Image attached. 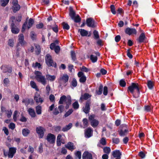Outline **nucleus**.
<instances>
[{
  "instance_id": "1",
  "label": "nucleus",
  "mask_w": 159,
  "mask_h": 159,
  "mask_svg": "<svg viewBox=\"0 0 159 159\" xmlns=\"http://www.w3.org/2000/svg\"><path fill=\"white\" fill-rule=\"evenodd\" d=\"M140 89V87L139 86L138 83H132L131 85L128 88L127 91L130 92L132 94L134 98H137L139 97Z\"/></svg>"
},
{
  "instance_id": "2",
  "label": "nucleus",
  "mask_w": 159,
  "mask_h": 159,
  "mask_svg": "<svg viewBox=\"0 0 159 159\" xmlns=\"http://www.w3.org/2000/svg\"><path fill=\"white\" fill-rule=\"evenodd\" d=\"M34 74L35 78L37 81L45 85L47 83L46 79L44 76L43 75L42 73L39 71H35Z\"/></svg>"
},
{
  "instance_id": "3",
  "label": "nucleus",
  "mask_w": 159,
  "mask_h": 159,
  "mask_svg": "<svg viewBox=\"0 0 159 159\" xmlns=\"http://www.w3.org/2000/svg\"><path fill=\"white\" fill-rule=\"evenodd\" d=\"M45 61L47 65L48 66H51L57 67V64L55 62H54L52 59L51 56L49 54L46 55L45 57Z\"/></svg>"
},
{
  "instance_id": "4",
  "label": "nucleus",
  "mask_w": 159,
  "mask_h": 159,
  "mask_svg": "<svg viewBox=\"0 0 159 159\" xmlns=\"http://www.w3.org/2000/svg\"><path fill=\"white\" fill-rule=\"evenodd\" d=\"M93 38L94 39L97 40V44L99 46H102L103 45L102 44V40L100 39L99 35L98 32L94 30L93 32Z\"/></svg>"
},
{
  "instance_id": "5",
  "label": "nucleus",
  "mask_w": 159,
  "mask_h": 159,
  "mask_svg": "<svg viewBox=\"0 0 159 159\" xmlns=\"http://www.w3.org/2000/svg\"><path fill=\"white\" fill-rule=\"evenodd\" d=\"M87 26L89 27L95 28L97 26V23L91 17L87 18L86 20Z\"/></svg>"
},
{
  "instance_id": "6",
  "label": "nucleus",
  "mask_w": 159,
  "mask_h": 159,
  "mask_svg": "<svg viewBox=\"0 0 159 159\" xmlns=\"http://www.w3.org/2000/svg\"><path fill=\"white\" fill-rule=\"evenodd\" d=\"M36 131L39 135V138H42L44 134V131H45V129L42 126H39L36 128Z\"/></svg>"
},
{
  "instance_id": "7",
  "label": "nucleus",
  "mask_w": 159,
  "mask_h": 159,
  "mask_svg": "<svg viewBox=\"0 0 159 159\" xmlns=\"http://www.w3.org/2000/svg\"><path fill=\"white\" fill-rule=\"evenodd\" d=\"M56 137L55 135L51 133H49L47 135L46 139L50 144H53L55 142Z\"/></svg>"
},
{
  "instance_id": "8",
  "label": "nucleus",
  "mask_w": 159,
  "mask_h": 159,
  "mask_svg": "<svg viewBox=\"0 0 159 159\" xmlns=\"http://www.w3.org/2000/svg\"><path fill=\"white\" fill-rule=\"evenodd\" d=\"M1 69L2 70V72L3 73H6L8 72L9 73H11L12 72V67H10L7 65H2L1 67Z\"/></svg>"
},
{
  "instance_id": "9",
  "label": "nucleus",
  "mask_w": 159,
  "mask_h": 159,
  "mask_svg": "<svg viewBox=\"0 0 159 159\" xmlns=\"http://www.w3.org/2000/svg\"><path fill=\"white\" fill-rule=\"evenodd\" d=\"M78 77L80 78L79 81L81 83H84L86 80V78L84 74L82 71L79 72L77 74Z\"/></svg>"
},
{
  "instance_id": "10",
  "label": "nucleus",
  "mask_w": 159,
  "mask_h": 159,
  "mask_svg": "<svg viewBox=\"0 0 159 159\" xmlns=\"http://www.w3.org/2000/svg\"><path fill=\"white\" fill-rule=\"evenodd\" d=\"M146 38L144 33H142L140 34L139 38L136 39V40L138 43H141L145 42V40Z\"/></svg>"
},
{
  "instance_id": "11",
  "label": "nucleus",
  "mask_w": 159,
  "mask_h": 159,
  "mask_svg": "<svg viewBox=\"0 0 159 159\" xmlns=\"http://www.w3.org/2000/svg\"><path fill=\"white\" fill-rule=\"evenodd\" d=\"M91 104L90 101L88 100L86 102L85 106L83 108V111L86 114H88L90 110V104Z\"/></svg>"
},
{
  "instance_id": "12",
  "label": "nucleus",
  "mask_w": 159,
  "mask_h": 159,
  "mask_svg": "<svg viewBox=\"0 0 159 159\" xmlns=\"http://www.w3.org/2000/svg\"><path fill=\"white\" fill-rule=\"evenodd\" d=\"M93 130L90 127L87 128L85 131V137L86 138H89L93 135Z\"/></svg>"
},
{
  "instance_id": "13",
  "label": "nucleus",
  "mask_w": 159,
  "mask_h": 159,
  "mask_svg": "<svg viewBox=\"0 0 159 159\" xmlns=\"http://www.w3.org/2000/svg\"><path fill=\"white\" fill-rule=\"evenodd\" d=\"M12 23L11 24V31L13 34H16L19 33V30L15 25V24L13 22V21H12Z\"/></svg>"
},
{
  "instance_id": "14",
  "label": "nucleus",
  "mask_w": 159,
  "mask_h": 159,
  "mask_svg": "<svg viewBox=\"0 0 159 159\" xmlns=\"http://www.w3.org/2000/svg\"><path fill=\"white\" fill-rule=\"evenodd\" d=\"M16 149L14 147H11L9 148L8 156L9 158H12L16 152Z\"/></svg>"
},
{
  "instance_id": "15",
  "label": "nucleus",
  "mask_w": 159,
  "mask_h": 159,
  "mask_svg": "<svg viewBox=\"0 0 159 159\" xmlns=\"http://www.w3.org/2000/svg\"><path fill=\"white\" fill-rule=\"evenodd\" d=\"M91 97V95L87 93H84V94H81L79 100V102L81 103L84 100H87Z\"/></svg>"
},
{
  "instance_id": "16",
  "label": "nucleus",
  "mask_w": 159,
  "mask_h": 159,
  "mask_svg": "<svg viewBox=\"0 0 159 159\" xmlns=\"http://www.w3.org/2000/svg\"><path fill=\"white\" fill-rule=\"evenodd\" d=\"M125 32L126 34L130 35L132 34H136L137 31L135 29L127 27L125 29Z\"/></svg>"
},
{
  "instance_id": "17",
  "label": "nucleus",
  "mask_w": 159,
  "mask_h": 159,
  "mask_svg": "<svg viewBox=\"0 0 159 159\" xmlns=\"http://www.w3.org/2000/svg\"><path fill=\"white\" fill-rule=\"evenodd\" d=\"M18 43L20 44L21 46H23L26 43L24 41V37L23 34H20L18 36Z\"/></svg>"
},
{
  "instance_id": "18",
  "label": "nucleus",
  "mask_w": 159,
  "mask_h": 159,
  "mask_svg": "<svg viewBox=\"0 0 159 159\" xmlns=\"http://www.w3.org/2000/svg\"><path fill=\"white\" fill-rule=\"evenodd\" d=\"M82 159H93L92 154L88 151H85L82 155Z\"/></svg>"
},
{
  "instance_id": "19",
  "label": "nucleus",
  "mask_w": 159,
  "mask_h": 159,
  "mask_svg": "<svg viewBox=\"0 0 159 159\" xmlns=\"http://www.w3.org/2000/svg\"><path fill=\"white\" fill-rule=\"evenodd\" d=\"M65 147L71 151H72L76 148L74 145L73 143L70 142H68L65 145Z\"/></svg>"
},
{
  "instance_id": "20",
  "label": "nucleus",
  "mask_w": 159,
  "mask_h": 159,
  "mask_svg": "<svg viewBox=\"0 0 159 159\" xmlns=\"http://www.w3.org/2000/svg\"><path fill=\"white\" fill-rule=\"evenodd\" d=\"M35 47V52L36 55H39L41 52L40 46L38 44L35 43L34 44Z\"/></svg>"
},
{
  "instance_id": "21",
  "label": "nucleus",
  "mask_w": 159,
  "mask_h": 159,
  "mask_svg": "<svg viewBox=\"0 0 159 159\" xmlns=\"http://www.w3.org/2000/svg\"><path fill=\"white\" fill-rule=\"evenodd\" d=\"M122 154L119 150H116L112 152V155L114 158H121Z\"/></svg>"
},
{
  "instance_id": "22",
  "label": "nucleus",
  "mask_w": 159,
  "mask_h": 159,
  "mask_svg": "<svg viewBox=\"0 0 159 159\" xmlns=\"http://www.w3.org/2000/svg\"><path fill=\"white\" fill-rule=\"evenodd\" d=\"M34 99L36 101V102L38 103L39 102L42 103L43 102V99L40 97V95L37 93L35 94L34 97Z\"/></svg>"
},
{
  "instance_id": "23",
  "label": "nucleus",
  "mask_w": 159,
  "mask_h": 159,
  "mask_svg": "<svg viewBox=\"0 0 159 159\" xmlns=\"http://www.w3.org/2000/svg\"><path fill=\"white\" fill-rule=\"evenodd\" d=\"M69 77L67 74H64L61 77H60L59 82L60 84V81L63 80L65 83L67 82L69 80Z\"/></svg>"
},
{
  "instance_id": "24",
  "label": "nucleus",
  "mask_w": 159,
  "mask_h": 159,
  "mask_svg": "<svg viewBox=\"0 0 159 159\" xmlns=\"http://www.w3.org/2000/svg\"><path fill=\"white\" fill-rule=\"evenodd\" d=\"M69 15L71 19H73L76 16L75 12L73 10L72 7H69Z\"/></svg>"
},
{
  "instance_id": "25",
  "label": "nucleus",
  "mask_w": 159,
  "mask_h": 159,
  "mask_svg": "<svg viewBox=\"0 0 159 159\" xmlns=\"http://www.w3.org/2000/svg\"><path fill=\"white\" fill-rule=\"evenodd\" d=\"M72 126V123H69L67 125L63 127L62 129V131L63 132H65L68 131L70 129Z\"/></svg>"
},
{
  "instance_id": "26",
  "label": "nucleus",
  "mask_w": 159,
  "mask_h": 159,
  "mask_svg": "<svg viewBox=\"0 0 159 159\" xmlns=\"http://www.w3.org/2000/svg\"><path fill=\"white\" fill-rule=\"evenodd\" d=\"M80 35L82 37L86 36L88 34V32L87 31L84 29H80L79 30Z\"/></svg>"
},
{
  "instance_id": "27",
  "label": "nucleus",
  "mask_w": 159,
  "mask_h": 159,
  "mask_svg": "<svg viewBox=\"0 0 159 159\" xmlns=\"http://www.w3.org/2000/svg\"><path fill=\"white\" fill-rule=\"evenodd\" d=\"M46 79H47L48 80H49L50 81H54L56 79V76L53 75H52L49 74H47L46 75Z\"/></svg>"
},
{
  "instance_id": "28",
  "label": "nucleus",
  "mask_w": 159,
  "mask_h": 159,
  "mask_svg": "<svg viewBox=\"0 0 159 159\" xmlns=\"http://www.w3.org/2000/svg\"><path fill=\"white\" fill-rule=\"evenodd\" d=\"M29 114L32 117H34L36 116V114L33 109L29 108L28 110Z\"/></svg>"
},
{
  "instance_id": "29",
  "label": "nucleus",
  "mask_w": 159,
  "mask_h": 159,
  "mask_svg": "<svg viewBox=\"0 0 159 159\" xmlns=\"http://www.w3.org/2000/svg\"><path fill=\"white\" fill-rule=\"evenodd\" d=\"M72 19L74 20L75 22L79 23L80 22L81 19L79 15L77 14Z\"/></svg>"
},
{
  "instance_id": "30",
  "label": "nucleus",
  "mask_w": 159,
  "mask_h": 159,
  "mask_svg": "<svg viewBox=\"0 0 159 159\" xmlns=\"http://www.w3.org/2000/svg\"><path fill=\"white\" fill-rule=\"evenodd\" d=\"M147 85L148 88L150 89H153L154 86V84L151 80H148L147 81Z\"/></svg>"
},
{
  "instance_id": "31",
  "label": "nucleus",
  "mask_w": 159,
  "mask_h": 159,
  "mask_svg": "<svg viewBox=\"0 0 159 159\" xmlns=\"http://www.w3.org/2000/svg\"><path fill=\"white\" fill-rule=\"evenodd\" d=\"M119 128L120 129V130H123L125 132H129L128 126L126 124H123L121 125L120 126Z\"/></svg>"
},
{
  "instance_id": "32",
  "label": "nucleus",
  "mask_w": 159,
  "mask_h": 159,
  "mask_svg": "<svg viewBox=\"0 0 159 159\" xmlns=\"http://www.w3.org/2000/svg\"><path fill=\"white\" fill-rule=\"evenodd\" d=\"M30 133V130L28 129H24L22 130V134L25 137H27Z\"/></svg>"
},
{
  "instance_id": "33",
  "label": "nucleus",
  "mask_w": 159,
  "mask_h": 159,
  "mask_svg": "<svg viewBox=\"0 0 159 159\" xmlns=\"http://www.w3.org/2000/svg\"><path fill=\"white\" fill-rule=\"evenodd\" d=\"M98 124L99 122L98 120L96 119L93 120L92 121L90 122L91 125L94 128L96 127L98 125Z\"/></svg>"
},
{
  "instance_id": "34",
  "label": "nucleus",
  "mask_w": 159,
  "mask_h": 159,
  "mask_svg": "<svg viewBox=\"0 0 159 159\" xmlns=\"http://www.w3.org/2000/svg\"><path fill=\"white\" fill-rule=\"evenodd\" d=\"M20 8V6L18 4L16 6H13L12 7V9L13 12L14 13H16L17 11H19Z\"/></svg>"
},
{
  "instance_id": "35",
  "label": "nucleus",
  "mask_w": 159,
  "mask_h": 159,
  "mask_svg": "<svg viewBox=\"0 0 159 159\" xmlns=\"http://www.w3.org/2000/svg\"><path fill=\"white\" fill-rule=\"evenodd\" d=\"M34 20L32 18H30L29 20L28 21V25L27 26V28L28 29H30L33 26V25L34 23Z\"/></svg>"
},
{
  "instance_id": "36",
  "label": "nucleus",
  "mask_w": 159,
  "mask_h": 159,
  "mask_svg": "<svg viewBox=\"0 0 159 159\" xmlns=\"http://www.w3.org/2000/svg\"><path fill=\"white\" fill-rule=\"evenodd\" d=\"M36 111L38 115H40L42 113V107L41 106L38 105L36 107Z\"/></svg>"
},
{
  "instance_id": "37",
  "label": "nucleus",
  "mask_w": 159,
  "mask_h": 159,
  "mask_svg": "<svg viewBox=\"0 0 159 159\" xmlns=\"http://www.w3.org/2000/svg\"><path fill=\"white\" fill-rule=\"evenodd\" d=\"M103 86L101 84L98 88V90L96 91V93L98 95H100L102 94L103 91Z\"/></svg>"
},
{
  "instance_id": "38",
  "label": "nucleus",
  "mask_w": 159,
  "mask_h": 159,
  "mask_svg": "<svg viewBox=\"0 0 159 159\" xmlns=\"http://www.w3.org/2000/svg\"><path fill=\"white\" fill-rule=\"evenodd\" d=\"M33 101V100L31 99H23L22 100V102L25 103L26 106L28 105L30 102Z\"/></svg>"
},
{
  "instance_id": "39",
  "label": "nucleus",
  "mask_w": 159,
  "mask_h": 159,
  "mask_svg": "<svg viewBox=\"0 0 159 159\" xmlns=\"http://www.w3.org/2000/svg\"><path fill=\"white\" fill-rule=\"evenodd\" d=\"M83 122L84 125V127L82 125H81V128H85L88 126V120L86 118H84L83 120Z\"/></svg>"
},
{
  "instance_id": "40",
  "label": "nucleus",
  "mask_w": 159,
  "mask_h": 159,
  "mask_svg": "<svg viewBox=\"0 0 159 159\" xmlns=\"http://www.w3.org/2000/svg\"><path fill=\"white\" fill-rule=\"evenodd\" d=\"M66 97L65 95L61 96L58 102V103L60 104H63L64 102H65Z\"/></svg>"
},
{
  "instance_id": "41",
  "label": "nucleus",
  "mask_w": 159,
  "mask_h": 159,
  "mask_svg": "<svg viewBox=\"0 0 159 159\" xmlns=\"http://www.w3.org/2000/svg\"><path fill=\"white\" fill-rule=\"evenodd\" d=\"M10 0H0L1 2V6L3 7H5L8 4Z\"/></svg>"
},
{
  "instance_id": "42",
  "label": "nucleus",
  "mask_w": 159,
  "mask_h": 159,
  "mask_svg": "<svg viewBox=\"0 0 159 159\" xmlns=\"http://www.w3.org/2000/svg\"><path fill=\"white\" fill-rule=\"evenodd\" d=\"M30 36L32 40H34L36 39L37 34H35L34 31H32L30 32Z\"/></svg>"
},
{
  "instance_id": "43",
  "label": "nucleus",
  "mask_w": 159,
  "mask_h": 159,
  "mask_svg": "<svg viewBox=\"0 0 159 159\" xmlns=\"http://www.w3.org/2000/svg\"><path fill=\"white\" fill-rule=\"evenodd\" d=\"M70 55L73 61H75L76 60L75 53L74 51L71 50L70 51Z\"/></svg>"
},
{
  "instance_id": "44",
  "label": "nucleus",
  "mask_w": 159,
  "mask_h": 159,
  "mask_svg": "<svg viewBox=\"0 0 159 159\" xmlns=\"http://www.w3.org/2000/svg\"><path fill=\"white\" fill-rule=\"evenodd\" d=\"M103 152L107 154H109L111 151V148L109 147H105L103 148Z\"/></svg>"
},
{
  "instance_id": "45",
  "label": "nucleus",
  "mask_w": 159,
  "mask_h": 159,
  "mask_svg": "<svg viewBox=\"0 0 159 159\" xmlns=\"http://www.w3.org/2000/svg\"><path fill=\"white\" fill-rule=\"evenodd\" d=\"M30 84L31 87L33 89H34L37 91H38L39 89L38 88L36 83L33 81H31L30 82Z\"/></svg>"
},
{
  "instance_id": "46",
  "label": "nucleus",
  "mask_w": 159,
  "mask_h": 159,
  "mask_svg": "<svg viewBox=\"0 0 159 159\" xmlns=\"http://www.w3.org/2000/svg\"><path fill=\"white\" fill-rule=\"evenodd\" d=\"M120 85L122 87H125L126 85V83L124 79H122L119 81Z\"/></svg>"
},
{
  "instance_id": "47",
  "label": "nucleus",
  "mask_w": 159,
  "mask_h": 159,
  "mask_svg": "<svg viewBox=\"0 0 159 159\" xmlns=\"http://www.w3.org/2000/svg\"><path fill=\"white\" fill-rule=\"evenodd\" d=\"M62 25L63 29L67 30L69 29L70 26L67 23L65 22H63L62 23Z\"/></svg>"
},
{
  "instance_id": "48",
  "label": "nucleus",
  "mask_w": 159,
  "mask_h": 159,
  "mask_svg": "<svg viewBox=\"0 0 159 159\" xmlns=\"http://www.w3.org/2000/svg\"><path fill=\"white\" fill-rule=\"evenodd\" d=\"M90 58L93 63H95L97 62L98 60L97 57L96 56H94L93 55H91Z\"/></svg>"
},
{
  "instance_id": "49",
  "label": "nucleus",
  "mask_w": 159,
  "mask_h": 159,
  "mask_svg": "<svg viewBox=\"0 0 159 159\" xmlns=\"http://www.w3.org/2000/svg\"><path fill=\"white\" fill-rule=\"evenodd\" d=\"M72 109H69L64 115L63 117L66 118L70 115L73 112Z\"/></svg>"
},
{
  "instance_id": "50",
  "label": "nucleus",
  "mask_w": 159,
  "mask_h": 159,
  "mask_svg": "<svg viewBox=\"0 0 159 159\" xmlns=\"http://www.w3.org/2000/svg\"><path fill=\"white\" fill-rule=\"evenodd\" d=\"M8 45L10 47H13L14 45V39H9L8 41Z\"/></svg>"
},
{
  "instance_id": "51",
  "label": "nucleus",
  "mask_w": 159,
  "mask_h": 159,
  "mask_svg": "<svg viewBox=\"0 0 159 159\" xmlns=\"http://www.w3.org/2000/svg\"><path fill=\"white\" fill-rule=\"evenodd\" d=\"M119 132V134L121 136H124L126 135V134H127L129 132H125V131L123 130H119L118 131Z\"/></svg>"
},
{
  "instance_id": "52",
  "label": "nucleus",
  "mask_w": 159,
  "mask_h": 159,
  "mask_svg": "<svg viewBox=\"0 0 159 159\" xmlns=\"http://www.w3.org/2000/svg\"><path fill=\"white\" fill-rule=\"evenodd\" d=\"M151 109V107L149 105H145L144 107V111L147 112H150Z\"/></svg>"
},
{
  "instance_id": "53",
  "label": "nucleus",
  "mask_w": 159,
  "mask_h": 159,
  "mask_svg": "<svg viewBox=\"0 0 159 159\" xmlns=\"http://www.w3.org/2000/svg\"><path fill=\"white\" fill-rule=\"evenodd\" d=\"M54 130L56 132H59L62 131L61 127L60 126H55L53 127Z\"/></svg>"
},
{
  "instance_id": "54",
  "label": "nucleus",
  "mask_w": 159,
  "mask_h": 159,
  "mask_svg": "<svg viewBox=\"0 0 159 159\" xmlns=\"http://www.w3.org/2000/svg\"><path fill=\"white\" fill-rule=\"evenodd\" d=\"M110 9L111 12L113 15L116 14V12L115 11V7L114 5H111Z\"/></svg>"
},
{
  "instance_id": "55",
  "label": "nucleus",
  "mask_w": 159,
  "mask_h": 159,
  "mask_svg": "<svg viewBox=\"0 0 159 159\" xmlns=\"http://www.w3.org/2000/svg\"><path fill=\"white\" fill-rule=\"evenodd\" d=\"M112 141L113 143L118 144L120 141V139L118 138H113L112 139Z\"/></svg>"
},
{
  "instance_id": "56",
  "label": "nucleus",
  "mask_w": 159,
  "mask_h": 159,
  "mask_svg": "<svg viewBox=\"0 0 159 159\" xmlns=\"http://www.w3.org/2000/svg\"><path fill=\"white\" fill-rule=\"evenodd\" d=\"M73 108L75 109H78L79 107V105L77 101H75L72 104Z\"/></svg>"
},
{
  "instance_id": "57",
  "label": "nucleus",
  "mask_w": 159,
  "mask_h": 159,
  "mask_svg": "<svg viewBox=\"0 0 159 159\" xmlns=\"http://www.w3.org/2000/svg\"><path fill=\"white\" fill-rule=\"evenodd\" d=\"M65 102H66V104L69 105H70L71 104V99L70 96L66 98Z\"/></svg>"
},
{
  "instance_id": "58",
  "label": "nucleus",
  "mask_w": 159,
  "mask_h": 159,
  "mask_svg": "<svg viewBox=\"0 0 159 159\" xmlns=\"http://www.w3.org/2000/svg\"><path fill=\"white\" fill-rule=\"evenodd\" d=\"M71 84L74 87H75L77 86V81L75 78H73Z\"/></svg>"
},
{
  "instance_id": "59",
  "label": "nucleus",
  "mask_w": 159,
  "mask_h": 159,
  "mask_svg": "<svg viewBox=\"0 0 159 159\" xmlns=\"http://www.w3.org/2000/svg\"><path fill=\"white\" fill-rule=\"evenodd\" d=\"M100 143L102 145H105L107 144L106 139L105 138H102L100 141Z\"/></svg>"
},
{
  "instance_id": "60",
  "label": "nucleus",
  "mask_w": 159,
  "mask_h": 159,
  "mask_svg": "<svg viewBox=\"0 0 159 159\" xmlns=\"http://www.w3.org/2000/svg\"><path fill=\"white\" fill-rule=\"evenodd\" d=\"M8 127L12 130H14L15 128V125L13 123H11L8 125Z\"/></svg>"
},
{
  "instance_id": "61",
  "label": "nucleus",
  "mask_w": 159,
  "mask_h": 159,
  "mask_svg": "<svg viewBox=\"0 0 159 159\" xmlns=\"http://www.w3.org/2000/svg\"><path fill=\"white\" fill-rule=\"evenodd\" d=\"M53 31L57 33L58 31V26L57 25L55 24L54 26L52 28Z\"/></svg>"
},
{
  "instance_id": "62",
  "label": "nucleus",
  "mask_w": 159,
  "mask_h": 159,
  "mask_svg": "<svg viewBox=\"0 0 159 159\" xmlns=\"http://www.w3.org/2000/svg\"><path fill=\"white\" fill-rule=\"evenodd\" d=\"M76 157H77L79 159H80L81 158V153L80 151H77L75 154Z\"/></svg>"
},
{
  "instance_id": "63",
  "label": "nucleus",
  "mask_w": 159,
  "mask_h": 159,
  "mask_svg": "<svg viewBox=\"0 0 159 159\" xmlns=\"http://www.w3.org/2000/svg\"><path fill=\"white\" fill-rule=\"evenodd\" d=\"M43 151V144L41 143L39 147L38 152L40 153H41Z\"/></svg>"
},
{
  "instance_id": "64",
  "label": "nucleus",
  "mask_w": 159,
  "mask_h": 159,
  "mask_svg": "<svg viewBox=\"0 0 159 159\" xmlns=\"http://www.w3.org/2000/svg\"><path fill=\"white\" fill-rule=\"evenodd\" d=\"M138 155L141 158H143L145 156V154L143 151H141L139 152L138 154Z\"/></svg>"
}]
</instances>
